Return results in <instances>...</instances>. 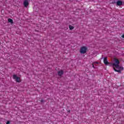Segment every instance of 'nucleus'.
<instances>
[{"mask_svg":"<svg viewBox=\"0 0 124 124\" xmlns=\"http://www.w3.org/2000/svg\"><path fill=\"white\" fill-rule=\"evenodd\" d=\"M110 66H112L114 70L116 71V72H118L119 73L122 72L121 70H124V67L120 66V61L116 58L114 59L113 63H112L110 65Z\"/></svg>","mask_w":124,"mask_h":124,"instance_id":"f257e3e1","label":"nucleus"},{"mask_svg":"<svg viewBox=\"0 0 124 124\" xmlns=\"http://www.w3.org/2000/svg\"><path fill=\"white\" fill-rule=\"evenodd\" d=\"M88 48L87 46H82L80 48V52L81 54H86Z\"/></svg>","mask_w":124,"mask_h":124,"instance_id":"f03ea898","label":"nucleus"},{"mask_svg":"<svg viewBox=\"0 0 124 124\" xmlns=\"http://www.w3.org/2000/svg\"><path fill=\"white\" fill-rule=\"evenodd\" d=\"M13 78L14 80H16L17 83H20L21 82V78L20 77H18L16 75H14L13 76Z\"/></svg>","mask_w":124,"mask_h":124,"instance_id":"7ed1b4c3","label":"nucleus"},{"mask_svg":"<svg viewBox=\"0 0 124 124\" xmlns=\"http://www.w3.org/2000/svg\"><path fill=\"white\" fill-rule=\"evenodd\" d=\"M23 4L25 7H28L29 6V1L28 0H25L23 2Z\"/></svg>","mask_w":124,"mask_h":124,"instance_id":"20e7f679","label":"nucleus"},{"mask_svg":"<svg viewBox=\"0 0 124 124\" xmlns=\"http://www.w3.org/2000/svg\"><path fill=\"white\" fill-rule=\"evenodd\" d=\"M104 63L105 64H106V65H107L109 63L108 60H107V58H104Z\"/></svg>","mask_w":124,"mask_h":124,"instance_id":"39448f33","label":"nucleus"},{"mask_svg":"<svg viewBox=\"0 0 124 124\" xmlns=\"http://www.w3.org/2000/svg\"><path fill=\"white\" fill-rule=\"evenodd\" d=\"M63 74V70H60L58 72V75L59 76H62Z\"/></svg>","mask_w":124,"mask_h":124,"instance_id":"423d86ee","label":"nucleus"},{"mask_svg":"<svg viewBox=\"0 0 124 124\" xmlns=\"http://www.w3.org/2000/svg\"><path fill=\"white\" fill-rule=\"evenodd\" d=\"M117 4L118 6L122 5V4H123V2L121 0H119L117 2Z\"/></svg>","mask_w":124,"mask_h":124,"instance_id":"0eeeda50","label":"nucleus"},{"mask_svg":"<svg viewBox=\"0 0 124 124\" xmlns=\"http://www.w3.org/2000/svg\"><path fill=\"white\" fill-rule=\"evenodd\" d=\"M8 21L9 23L13 24V20H12L11 18H9Z\"/></svg>","mask_w":124,"mask_h":124,"instance_id":"6e6552de","label":"nucleus"},{"mask_svg":"<svg viewBox=\"0 0 124 124\" xmlns=\"http://www.w3.org/2000/svg\"><path fill=\"white\" fill-rule=\"evenodd\" d=\"M69 29L70 30H74V27L71 26V25H69Z\"/></svg>","mask_w":124,"mask_h":124,"instance_id":"1a4fd4ad","label":"nucleus"},{"mask_svg":"<svg viewBox=\"0 0 124 124\" xmlns=\"http://www.w3.org/2000/svg\"><path fill=\"white\" fill-rule=\"evenodd\" d=\"M94 63H93V64H92V65H93V68H94Z\"/></svg>","mask_w":124,"mask_h":124,"instance_id":"9d476101","label":"nucleus"},{"mask_svg":"<svg viewBox=\"0 0 124 124\" xmlns=\"http://www.w3.org/2000/svg\"><path fill=\"white\" fill-rule=\"evenodd\" d=\"M10 124V122L9 121H8V122H7V123H6V124Z\"/></svg>","mask_w":124,"mask_h":124,"instance_id":"9b49d317","label":"nucleus"},{"mask_svg":"<svg viewBox=\"0 0 124 124\" xmlns=\"http://www.w3.org/2000/svg\"><path fill=\"white\" fill-rule=\"evenodd\" d=\"M93 63H94V64H95V63H98V62H94Z\"/></svg>","mask_w":124,"mask_h":124,"instance_id":"f8f14e48","label":"nucleus"},{"mask_svg":"<svg viewBox=\"0 0 124 124\" xmlns=\"http://www.w3.org/2000/svg\"><path fill=\"white\" fill-rule=\"evenodd\" d=\"M122 37H123V38H124V34L122 35Z\"/></svg>","mask_w":124,"mask_h":124,"instance_id":"ddd939ff","label":"nucleus"},{"mask_svg":"<svg viewBox=\"0 0 124 124\" xmlns=\"http://www.w3.org/2000/svg\"><path fill=\"white\" fill-rule=\"evenodd\" d=\"M41 102H43V100H41Z\"/></svg>","mask_w":124,"mask_h":124,"instance_id":"4468645a","label":"nucleus"}]
</instances>
